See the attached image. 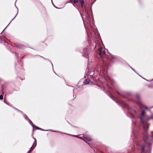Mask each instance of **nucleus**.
<instances>
[{"instance_id": "nucleus-1", "label": "nucleus", "mask_w": 153, "mask_h": 153, "mask_svg": "<svg viewBox=\"0 0 153 153\" xmlns=\"http://www.w3.org/2000/svg\"><path fill=\"white\" fill-rule=\"evenodd\" d=\"M147 140H145L146 145L140 146L139 145H137V148L138 150H140L141 152L143 153H150L151 143L146 142Z\"/></svg>"}, {"instance_id": "nucleus-2", "label": "nucleus", "mask_w": 153, "mask_h": 153, "mask_svg": "<svg viewBox=\"0 0 153 153\" xmlns=\"http://www.w3.org/2000/svg\"><path fill=\"white\" fill-rule=\"evenodd\" d=\"M99 54L101 58L106 57V56H109V55L112 58H113L112 56L108 53V50L105 48L100 47L98 49Z\"/></svg>"}, {"instance_id": "nucleus-3", "label": "nucleus", "mask_w": 153, "mask_h": 153, "mask_svg": "<svg viewBox=\"0 0 153 153\" xmlns=\"http://www.w3.org/2000/svg\"><path fill=\"white\" fill-rule=\"evenodd\" d=\"M143 127L145 132V133L147 135L146 137L147 138H149V137H150L152 138L153 139V131L152 132V135H148L146 134V132L149 128L148 126L147 125H144Z\"/></svg>"}, {"instance_id": "nucleus-4", "label": "nucleus", "mask_w": 153, "mask_h": 153, "mask_svg": "<svg viewBox=\"0 0 153 153\" xmlns=\"http://www.w3.org/2000/svg\"><path fill=\"white\" fill-rule=\"evenodd\" d=\"M33 138L35 140V142L33 143V146L31 147L30 149L28 151L27 153H30L36 146V140L34 138Z\"/></svg>"}, {"instance_id": "nucleus-5", "label": "nucleus", "mask_w": 153, "mask_h": 153, "mask_svg": "<svg viewBox=\"0 0 153 153\" xmlns=\"http://www.w3.org/2000/svg\"><path fill=\"white\" fill-rule=\"evenodd\" d=\"M88 52L87 51V49L86 48H84L83 49V56L85 57L86 58H88Z\"/></svg>"}, {"instance_id": "nucleus-6", "label": "nucleus", "mask_w": 153, "mask_h": 153, "mask_svg": "<svg viewBox=\"0 0 153 153\" xmlns=\"http://www.w3.org/2000/svg\"><path fill=\"white\" fill-rule=\"evenodd\" d=\"M83 137L84 138L88 141H90L91 140V138L89 136L87 135H83Z\"/></svg>"}, {"instance_id": "nucleus-7", "label": "nucleus", "mask_w": 153, "mask_h": 153, "mask_svg": "<svg viewBox=\"0 0 153 153\" xmlns=\"http://www.w3.org/2000/svg\"><path fill=\"white\" fill-rule=\"evenodd\" d=\"M145 114V112L144 111H143L141 113V117H140V120L142 123H143V117L144 116Z\"/></svg>"}, {"instance_id": "nucleus-8", "label": "nucleus", "mask_w": 153, "mask_h": 153, "mask_svg": "<svg viewBox=\"0 0 153 153\" xmlns=\"http://www.w3.org/2000/svg\"><path fill=\"white\" fill-rule=\"evenodd\" d=\"M90 82V80L89 79H86L85 80V82H84V83L85 85L89 84L90 83H92V82ZM91 84V85L92 84Z\"/></svg>"}, {"instance_id": "nucleus-9", "label": "nucleus", "mask_w": 153, "mask_h": 153, "mask_svg": "<svg viewBox=\"0 0 153 153\" xmlns=\"http://www.w3.org/2000/svg\"><path fill=\"white\" fill-rule=\"evenodd\" d=\"M139 104L140 105V106L141 109H142L143 108H145V109H148L147 107L145 106L144 105H143V104H141V103H139Z\"/></svg>"}, {"instance_id": "nucleus-10", "label": "nucleus", "mask_w": 153, "mask_h": 153, "mask_svg": "<svg viewBox=\"0 0 153 153\" xmlns=\"http://www.w3.org/2000/svg\"><path fill=\"white\" fill-rule=\"evenodd\" d=\"M25 119L26 120H27L28 121V122L30 123V124L31 125L32 127H33L34 128V125L31 122V121L30 120H29V119H27V118L25 117Z\"/></svg>"}, {"instance_id": "nucleus-11", "label": "nucleus", "mask_w": 153, "mask_h": 153, "mask_svg": "<svg viewBox=\"0 0 153 153\" xmlns=\"http://www.w3.org/2000/svg\"><path fill=\"white\" fill-rule=\"evenodd\" d=\"M36 128V129H37L40 130H41L42 131H45V130L42 129L40 128H39L38 127L36 126H34V128L33 127V128Z\"/></svg>"}, {"instance_id": "nucleus-12", "label": "nucleus", "mask_w": 153, "mask_h": 153, "mask_svg": "<svg viewBox=\"0 0 153 153\" xmlns=\"http://www.w3.org/2000/svg\"><path fill=\"white\" fill-rule=\"evenodd\" d=\"M14 45H15V46H16L17 47H20V44H19L18 43H16L14 44Z\"/></svg>"}, {"instance_id": "nucleus-13", "label": "nucleus", "mask_w": 153, "mask_h": 153, "mask_svg": "<svg viewBox=\"0 0 153 153\" xmlns=\"http://www.w3.org/2000/svg\"><path fill=\"white\" fill-rule=\"evenodd\" d=\"M81 5L82 6L84 4V1L83 0H82L81 1Z\"/></svg>"}, {"instance_id": "nucleus-14", "label": "nucleus", "mask_w": 153, "mask_h": 153, "mask_svg": "<svg viewBox=\"0 0 153 153\" xmlns=\"http://www.w3.org/2000/svg\"><path fill=\"white\" fill-rule=\"evenodd\" d=\"M136 97L138 98L139 99L140 98V96L139 94H136Z\"/></svg>"}, {"instance_id": "nucleus-15", "label": "nucleus", "mask_w": 153, "mask_h": 153, "mask_svg": "<svg viewBox=\"0 0 153 153\" xmlns=\"http://www.w3.org/2000/svg\"><path fill=\"white\" fill-rule=\"evenodd\" d=\"M16 7L17 8V10H18V8L16 6ZM18 13V10L17 11V13L16 14V15L15 16V17L11 20V21L10 22H11V21L14 19V18L16 17V16H17V14Z\"/></svg>"}, {"instance_id": "nucleus-16", "label": "nucleus", "mask_w": 153, "mask_h": 153, "mask_svg": "<svg viewBox=\"0 0 153 153\" xmlns=\"http://www.w3.org/2000/svg\"><path fill=\"white\" fill-rule=\"evenodd\" d=\"M3 99V96L2 95H0V100H2Z\"/></svg>"}, {"instance_id": "nucleus-17", "label": "nucleus", "mask_w": 153, "mask_h": 153, "mask_svg": "<svg viewBox=\"0 0 153 153\" xmlns=\"http://www.w3.org/2000/svg\"><path fill=\"white\" fill-rule=\"evenodd\" d=\"M79 0H74V2L75 3H77L78 2Z\"/></svg>"}, {"instance_id": "nucleus-18", "label": "nucleus", "mask_w": 153, "mask_h": 153, "mask_svg": "<svg viewBox=\"0 0 153 153\" xmlns=\"http://www.w3.org/2000/svg\"><path fill=\"white\" fill-rule=\"evenodd\" d=\"M71 135L73 136V137H76L77 138V137H78L77 136H76V135Z\"/></svg>"}, {"instance_id": "nucleus-19", "label": "nucleus", "mask_w": 153, "mask_h": 153, "mask_svg": "<svg viewBox=\"0 0 153 153\" xmlns=\"http://www.w3.org/2000/svg\"><path fill=\"white\" fill-rule=\"evenodd\" d=\"M15 109L16 110L18 111L22 112L21 111H20L18 109H17V108H15Z\"/></svg>"}, {"instance_id": "nucleus-20", "label": "nucleus", "mask_w": 153, "mask_h": 153, "mask_svg": "<svg viewBox=\"0 0 153 153\" xmlns=\"http://www.w3.org/2000/svg\"><path fill=\"white\" fill-rule=\"evenodd\" d=\"M77 138H80V139H81L82 140H84L85 141V140H83L82 138L81 137H77Z\"/></svg>"}, {"instance_id": "nucleus-21", "label": "nucleus", "mask_w": 153, "mask_h": 153, "mask_svg": "<svg viewBox=\"0 0 153 153\" xmlns=\"http://www.w3.org/2000/svg\"><path fill=\"white\" fill-rule=\"evenodd\" d=\"M39 56L42 57V58H44V59H45V58L44 57H43L42 56Z\"/></svg>"}, {"instance_id": "nucleus-22", "label": "nucleus", "mask_w": 153, "mask_h": 153, "mask_svg": "<svg viewBox=\"0 0 153 153\" xmlns=\"http://www.w3.org/2000/svg\"><path fill=\"white\" fill-rule=\"evenodd\" d=\"M131 68L134 71H135V70L133 69V68H132L131 67Z\"/></svg>"}, {"instance_id": "nucleus-23", "label": "nucleus", "mask_w": 153, "mask_h": 153, "mask_svg": "<svg viewBox=\"0 0 153 153\" xmlns=\"http://www.w3.org/2000/svg\"><path fill=\"white\" fill-rule=\"evenodd\" d=\"M10 22H10L9 23V24L5 28L7 27V26L10 24Z\"/></svg>"}, {"instance_id": "nucleus-24", "label": "nucleus", "mask_w": 153, "mask_h": 153, "mask_svg": "<svg viewBox=\"0 0 153 153\" xmlns=\"http://www.w3.org/2000/svg\"><path fill=\"white\" fill-rule=\"evenodd\" d=\"M10 22H10L9 23V24L5 28L7 27V26L10 24Z\"/></svg>"}, {"instance_id": "nucleus-25", "label": "nucleus", "mask_w": 153, "mask_h": 153, "mask_svg": "<svg viewBox=\"0 0 153 153\" xmlns=\"http://www.w3.org/2000/svg\"><path fill=\"white\" fill-rule=\"evenodd\" d=\"M10 22H10L9 23V24L5 28L7 27V26L10 24Z\"/></svg>"}, {"instance_id": "nucleus-26", "label": "nucleus", "mask_w": 153, "mask_h": 153, "mask_svg": "<svg viewBox=\"0 0 153 153\" xmlns=\"http://www.w3.org/2000/svg\"><path fill=\"white\" fill-rule=\"evenodd\" d=\"M136 117V116H134L133 115V117Z\"/></svg>"}, {"instance_id": "nucleus-27", "label": "nucleus", "mask_w": 153, "mask_h": 153, "mask_svg": "<svg viewBox=\"0 0 153 153\" xmlns=\"http://www.w3.org/2000/svg\"><path fill=\"white\" fill-rule=\"evenodd\" d=\"M153 108V106L152 107H151L150 108Z\"/></svg>"}, {"instance_id": "nucleus-28", "label": "nucleus", "mask_w": 153, "mask_h": 153, "mask_svg": "<svg viewBox=\"0 0 153 153\" xmlns=\"http://www.w3.org/2000/svg\"><path fill=\"white\" fill-rule=\"evenodd\" d=\"M4 102L5 103H7L5 102V101H4Z\"/></svg>"}, {"instance_id": "nucleus-29", "label": "nucleus", "mask_w": 153, "mask_h": 153, "mask_svg": "<svg viewBox=\"0 0 153 153\" xmlns=\"http://www.w3.org/2000/svg\"><path fill=\"white\" fill-rule=\"evenodd\" d=\"M111 99H112L113 100H114V99H113V98H112V97H111Z\"/></svg>"}, {"instance_id": "nucleus-30", "label": "nucleus", "mask_w": 153, "mask_h": 153, "mask_svg": "<svg viewBox=\"0 0 153 153\" xmlns=\"http://www.w3.org/2000/svg\"><path fill=\"white\" fill-rule=\"evenodd\" d=\"M70 86L71 87H73V86Z\"/></svg>"}, {"instance_id": "nucleus-31", "label": "nucleus", "mask_w": 153, "mask_h": 153, "mask_svg": "<svg viewBox=\"0 0 153 153\" xmlns=\"http://www.w3.org/2000/svg\"><path fill=\"white\" fill-rule=\"evenodd\" d=\"M74 89L73 90V92H74Z\"/></svg>"}, {"instance_id": "nucleus-32", "label": "nucleus", "mask_w": 153, "mask_h": 153, "mask_svg": "<svg viewBox=\"0 0 153 153\" xmlns=\"http://www.w3.org/2000/svg\"><path fill=\"white\" fill-rule=\"evenodd\" d=\"M51 1H52V0H51Z\"/></svg>"}]
</instances>
